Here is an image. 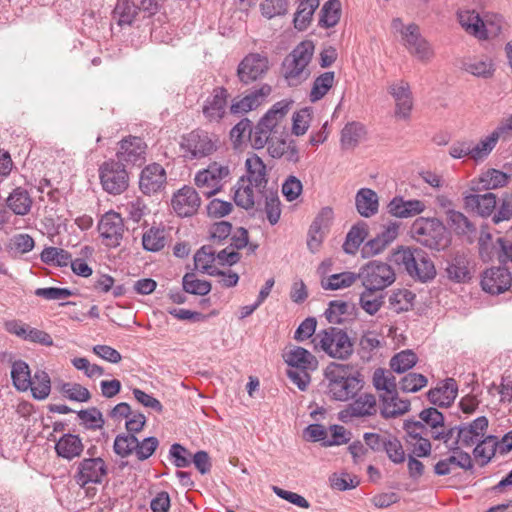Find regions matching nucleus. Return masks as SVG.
I'll use <instances>...</instances> for the list:
<instances>
[{"label": "nucleus", "instance_id": "338daca9", "mask_svg": "<svg viewBox=\"0 0 512 512\" xmlns=\"http://www.w3.org/2000/svg\"><path fill=\"white\" fill-rule=\"evenodd\" d=\"M388 458L395 464L405 461L406 455L400 440L393 435H386L384 449Z\"/></svg>", "mask_w": 512, "mask_h": 512}, {"label": "nucleus", "instance_id": "9b49d317", "mask_svg": "<svg viewBox=\"0 0 512 512\" xmlns=\"http://www.w3.org/2000/svg\"><path fill=\"white\" fill-rule=\"evenodd\" d=\"M100 181L103 189L109 194L119 195L123 193L129 184L128 173L122 163L107 161L99 170Z\"/></svg>", "mask_w": 512, "mask_h": 512}, {"label": "nucleus", "instance_id": "5fc2aeb1", "mask_svg": "<svg viewBox=\"0 0 512 512\" xmlns=\"http://www.w3.org/2000/svg\"><path fill=\"white\" fill-rule=\"evenodd\" d=\"M448 277L456 282H465L470 278L468 261L464 256H455L446 268Z\"/></svg>", "mask_w": 512, "mask_h": 512}, {"label": "nucleus", "instance_id": "f8f14e48", "mask_svg": "<svg viewBox=\"0 0 512 512\" xmlns=\"http://www.w3.org/2000/svg\"><path fill=\"white\" fill-rule=\"evenodd\" d=\"M265 191V188L256 187L245 179H239L233 187V199L238 207L251 210L260 206Z\"/></svg>", "mask_w": 512, "mask_h": 512}, {"label": "nucleus", "instance_id": "dca6fc26", "mask_svg": "<svg viewBox=\"0 0 512 512\" xmlns=\"http://www.w3.org/2000/svg\"><path fill=\"white\" fill-rule=\"evenodd\" d=\"M228 92L223 87L214 88L202 104V113L207 121L219 122L226 114Z\"/></svg>", "mask_w": 512, "mask_h": 512}, {"label": "nucleus", "instance_id": "423d86ee", "mask_svg": "<svg viewBox=\"0 0 512 512\" xmlns=\"http://www.w3.org/2000/svg\"><path fill=\"white\" fill-rule=\"evenodd\" d=\"M392 29L400 34L401 40L408 52L421 63H429L434 58L431 44L421 35L416 24L404 25L400 18L393 19Z\"/></svg>", "mask_w": 512, "mask_h": 512}, {"label": "nucleus", "instance_id": "f3484780", "mask_svg": "<svg viewBox=\"0 0 512 512\" xmlns=\"http://www.w3.org/2000/svg\"><path fill=\"white\" fill-rule=\"evenodd\" d=\"M166 171L158 163L147 165L140 174L139 188L146 195L160 192L166 184Z\"/></svg>", "mask_w": 512, "mask_h": 512}, {"label": "nucleus", "instance_id": "79ce46f5", "mask_svg": "<svg viewBox=\"0 0 512 512\" xmlns=\"http://www.w3.org/2000/svg\"><path fill=\"white\" fill-rule=\"evenodd\" d=\"M215 251L211 246H203L194 255L195 269L214 276L217 273V268L213 265L215 261Z\"/></svg>", "mask_w": 512, "mask_h": 512}, {"label": "nucleus", "instance_id": "f704fd0d", "mask_svg": "<svg viewBox=\"0 0 512 512\" xmlns=\"http://www.w3.org/2000/svg\"><path fill=\"white\" fill-rule=\"evenodd\" d=\"M355 205L358 213L363 217H371L378 212L379 198L370 188H361L355 196Z\"/></svg>", "mask_w": 512, "mask_h": 512}, {"label": "nucleus", "instance_id": "cd10ccee", "mask_svg": "<svg viewBox=\"0 0 512 512\" xmlns=\"http://www.w3.org/2000/svg\"><path fill=\"white\" fill-rule=\"evenodd\" d=\"M457 393L458 386L456 381L452 378H448L439 383L435 388L430 389L427 396L432 404L440 407H448L454 402Z\"/></svg>", "mask_w": 512, "mask_h": 512}, {"label": "nucleus", "instance_id": "de8ad7c7", "mask_svg": "<svg viewBox=\"0 0 512 512\" xmlns=\"http://www.w3.org/2000/svg\"><path fill=\"white\" fill-rule=\"evenodd\" d=\"M358 280L357 273L345 271L330 275L322 280L321 284L325 290H339L351 287Z\"/></svg>", "mask_w": 512, "mask_h": 512}, {"label": "nucleus", "instance_id": "0e129e2a", "mask_svg": "<svg viewBox=\"0 0 512 512\" xmlns=\"http://www.w3.org/2000/svg\"><path fill=\"white\" fill-rule=\"evenodd\" d=\"M263 199L265 200L264 210L267 219L271 225H275L281 216L280 200L277 193L265 191Z\"/></svg>", "mask_w": 512, "mask_h": 512}, {"label": "nucleus", "instance_id": "ea45409f", "mask_svg": "<svg viewBox=\"0 0 512 512\" xmlns=\"http://www.w3.org/2000/svg\"><path fill=\"white\" fill-rule=\"evenodd\" d=\"M505 26L503 18L494 13H487L481 17V26L479 27L478 39H487L498 36Z\"/></svg>", "mask_w": 512, "mask_h": 512}, {"label": "nucleus", "instance_id": "c756f323", "mask_svg": "<svg viewBox=\"0 0 512 512\" xmlns=\"http://www.w3.org/2000/svg\"><path fill=\"white\" fill-rule=\"evenodd\" d=\"M425 209V203L418 199L404 200L402 197H395L388 204L389 213L398 218H410L421 214Z\"/></svg>", "mask_w": 512, "mask_h": 512}, {"label": "nucleus", "instance_id": "052dcab7", "mask_svg": "<svg viewBox=\"0 0 512 512\" xmlns=\"http://www.w3.org/2000/svg\"><path fill=\"white\" fill-rule=\"evenodd\" d=\"M142 244L144 249L148 251H160L166 244L164 229L154 227L150 228L143 234Z\"/></svg>", "mask_w": 512, "mask_h": 512}, {"label": "nucleus", "instance_id": "49530a36", "mask_svg": "<svg viewBox=\"0 0 512 512\" xmlns=\"http://www.w3.org/2000/svg\"><path fill=\"white\" fill-rule=\"evenodd\" d=\"M11 377L14 386L19 391H27L31 386L32 376L29 366L22 360L15 361L13 363Z\"/></svg>", "mask_w": 512, "mask_h": 512}, {"label": "nucleus", "instance_id": "1a4fd4ad", "mask_svg": "<svg viewBox=\"0 0 512 512\" xmlns=\"http://www.w3.org/2000/svg\"><path fill=\"white\" fill-rule=\"evenodd\" d=\"M357 276L363 288L379 291H384L396 281V273L392 266L380 260H370L363 264Z\"/></svg>", "mask_w": 512, "mask_h": 512}, {"label": "nucleus", "instance_id": "09e8293b", "mask_svg": "<svg viewBox=\"0 0 512 512\" xmlns=\"http://www.w3.org/2000/svg\"><path fill=\"white\" fill-rule=\"evenodd\" d=\"M373 386L380 394H389L397 390L396 378L392 372L378 368L372 377Z\"/></svg>", "mask_w": 512, "mask_h": 512}, {"label": "nucleus", "instance_id": "f03ea898", "mask_svg": "<svg viewBox=\"0 0 512 512\" xmlns=\"http://www.w3.org/2000/svg\"><path fill=\"white\" fill-rule=\"evenodd\" d=\"M389 260L394 265L403 266L412 278L421 282L432 280L436 275L434 263L418 248L400 246L391 253Z\"/></svg>", "mask_w": 512, "mask_h": 512}, {"label": "nucleus", "instance_id": "4468645a", "mask_svg": "<svg viewBox=\"0 0 512 512\" xmlns=\"http://www.w3.org/2000/svg\"><path fill=\"white\" fill-rule=\"evenodd\" d=\"M98 230L106 246H118L124 233V223L120 214L113 211L104 214L99 221Z\"/></svg>", "mask_w": 512, "mask_h": 512}, {"label": "nucleus", "instance_id": "4be33fe9", "mask_svg": "<svg viewBox=\"0 0 512 512\" xmlns=\"http://www.w3.org/2000/svg\"><path fill=\"white\" fill-rule=\"evenodd\" d=\"M268 69V60L260 54H249L238 67V76L244 83H250L261 77Z\"/></svg>", "mask_w": 512, "mask_h": 512}, {"label": "nucleus", "instance_id": "58836bf2", "mask_svg": "<svg viewBox=\"0 0 512 512\" xmlns=\"http://www.w3.org/2000/svg\"><path fill=\"white\" fill-rule=\"evenodd\" d=\"M6 203L14 214L24 216L31 210L32 198L25 189L18 187L10 193Z\"/></svg>", "mask_w": 512, "mask_h": 512}, {"label": "nucleus", "instance_id": "473e14b6", "mask_svg": "<svg viewBox=\"0 0 512 512\" xmlns=\"http://www.w3.org/2000/svg\"><path fill=\"white\" fill-rule=\"evenodd\" d=\"M508 183V176L504 172L496 169H488L483 172L478 179L470 183L472 191L491 190L505 186Z\"/></svg>", "mask_w": 512, "mask_h": 512}, {"label": "nucleus", "instance_id": "a878e982", "mask_svg": "<svg viewBox=\"0 0 512 512\" xmlns=\"http://www.w3.org/2000/svg\"><path fill=\"white\" fill-rule=\"evenodd\" d=\"M267 151L272 158H283L289 163L296 164L300 160L299 149L293 140H286L273 136Z\"/></svg>", "mask_w": 512, "mask_h": 512}, {"label": "nucleus", "instance_id": "aec40b11", "mask_svg": "<svg viewBox=\"0 0 512 512\" xmlns=\"http://www.w3.org/2000/svg\"><path fill=\"white\" fill-rule=\"evenodd\" d=\"M388 92L394 98L396 116L401 119H407L413 107V98L409 83L404 80H396L389 84Z\"/></svg>", "mask_w": 512, "mask_h": 512}, {"label": "nucleus", "instance_id": "a211bd4d", "mask_svg": "<svg viewBox=\"0 0 512 512\" xmlns=\"http://www.w3.org/2000/svg\"><path fill=\"white\" fill-rule=\"evenodd\" d=\"M512 285V275L507 268L495 267L484 272L481 286L484 291L497 295L507 291Z\"/></svg>", "mask_w": 512, "mask_h": 512}, {"label": "nucleus", "instance_id": "2eb2a0df", "mask_svg": "<svg viewBox=\"0 0 512 512\" xmlns=\"http://www.w3.org/2000/svg\"><path fill=\"white\" fill-rule=\"evenodd\" d=\"M201 204L197 191L191 186H183L174 193L171 205L175 213L180 217L194 215Z\"/></svg>", "mask_w": 512, "mask_h": 512}, {"label": "nucleus", "instance_id": "864d4df0", "mask_svg": "<svg viewBox=\"0 0 512 512\" xmlns=\"http://www.w3.org/2000/svg\"><path fill=\"white\" fill-rule=\"evenodd\" d=\"M458 21L461 27L469 34L477 38L479 27L481 26V17L474 10L461 9L458 11Z\"/></svg>", "mask_w": 512, "mask_h": 512}, {"label": "nucleus", "instance_id": "72a5a7b5", "mask_svg": "<svg viewBox=\"0 0 512 512\" xmlns=\"http://www.w3.org/2000/svg\"><path fill=\"white\" fill-rule=\"evenodd\" d=\"M378 411L376 396L372 393H362L353 398L348 406V412L354 417L373 416Z\"/></svg>", "mask_w": 512, "mask_h": 512}, {"label": "nucleus", "instance_id": "f257e3e1", "mask_svg": "<svg viewBox=\"0 0 512 512\" xmlns=\"http://www.w3.org/2000/svg\"><path fill=\"white\" fill-rule=\"evenodd\" d=\"M324 384L330 399L346 402L359 394L364 381L351 365L331 363L325 369Z\"/></svg>", "mask_w": 512, "mask_h": 512}, {"label": "nucleus", "instance_id": "393cba45", "mask_svg": "<svg viewBox=\"0 0 512 512\" xmlns=\"http://www.w3.org/2000/svg\"><path fill=\"white\" fill-rule=\"evenodd\" d=\"M272 89L269 85L263 84L259 89H256L244 96L241 99L234 100L230 106L232 114H244L259 107L271 93Z\"/></svg>", "mask_w": 512, "mask_h": 512}, {"label": "nucleus", "instance_id": "bf43d9fd", "mask_svg": "<svg viewBox=\"0 0 512 512\" xmlns=\"http://www.w3.org/2000/svg\"><path fill=\"white\" fill-rule=\"evenodd\" d=\"M341 3L339 0L327 1L321 9L319 23L324 27H333L340 19Z\"/></svg>", "mask_w": 512, "mask_h": 512}, {"label": "nucleus", "instance_id": "ddd939ff", "mask_svg": "<svg viewBox=\"0 0 512 512\" xmlns=\"http://www.w3.org/2000/svg\"><path fill=\"white\" fill-rule=\"evenodd\" d=\"M106 474L107 467L102 458H87L78 464L75 480L79 486L85 487L90 483H101Z\"/></svg>", "mask_w": 512, "mask_h": 512}, {"label": "nucleus", "instance_id": "e433bc0d", "mask_svg": "<svg viewBox=\"0 0 512 512\" xmlns=\"http://www.w3.org/2000/svg\"><path fill=\"white\" fill-rule=\"evenodd\" d=\"M365 126L359 122H351L341 132V144L344 149H353L366 139Z\"/></svg>", "mask_w": 512, "mask_h": 512}, {"label": "nucleus", "instance_id": "9d476101", "mask_svg": "<svg viewBox=\"0 0 512 512\" xmlns=\"http://www.w3.org/2000/svg\"><path fill=\"white\" fill-rule=\"evenodd\" d=\"M413 238L424 246L439 250L445 246L446 229L436 218H417L411 227Z\"/></svg>", "mask_w": 512, "mask_h": 512}, {"label": "nucleus", "instance_id": "13d9d810", "mask_svg": "<svg viewBox=\"0 0 512 512\" xmlns=\"http://www.w3.org/2000/svg\"><path fill=\"white\" fill-rule=\"evenodd\" d=\"M417 355L412 350H403L390 360V367L396 373H404L417 363Z\"/></svg>", "mask_w": 512, "mask_h": 512}, {"label": "nucleus", "instance_id": "7ed1b4c3", "mask_svg": "<svg viewBox=\"0 0 512 512\" xmlns=\"http://www.w3.org/2000/svg\"><path fill=\"white\" fill-rule=\"evenodd\" d=\"M282 357L291 368L287 371L289 379L301 391H305L311 381L310 371L318 367L317 358L307 349L296 345L287 346Z\"/></svg>", "mask_w": 512, "mask_h": 512}, {"label": "nucleus", "instance_id": "8fccbe9b", "mask_svg": "<svg viewBox=\"0 0 512 512\" xmlns=\"http://www.w3.org/2000/svg\"><path fill=\"white\" fill-rule=\"evenodd\" d=\"M29 389L35 399H46L51 391V380L48 373L43 370H37L32 377Z\"/></svg>", "mask_w": 512, "mask_h": 512}, {"label": "nucleus", "instance_id": "774afa93", "mask_svg": "<svg viewBox=\"0 0 512 512\" xmlns=\"http://www.w3.org/2000/svg\"><path fill=\"white\" fill-rule=\"evenodd\" d=\"M312 115L310 108H303L293 114L292 117V133L295 136L304 135L311 123Z\"/></svg>", "mask_w": 512, "mask_h": 512}, {"label": "nucleus", "instance_id": "bb28decb", "mask_svg": "<svg viewBox=\"0 0 512 512\" xmlns=\"http://www.w3.org/2000/svg\"><path fill=\"white\" fill-rule=\"evenodd\" d=\"M472 467L473 463L470 454L457 448L453 450L451 455L439 460L435 464L434 471L437 475L444 476L450 474L455 468L469 470Z\"/></svg>", "mask_w": 512, "mask_h": 512}, {"label": "nucleus", "instance_id": "c03bdc74", "mask_svg": "<svg viewBox=\"0 0 512 512\" xmlns=\"http://www.w3.org/2000/svg\"><path fill=\"white\" fill-rule=\"evenodd\" d=\"M465 70L476 77L490 78L494 74L495 66L490 57L481 56L465 63Z\"/></svg>", "mask_w": 512, "mask_h": 512}, {"label": "nucleus", "instance_id": "2f4dec72", "mask_svg": "<svg viewBox=\"0 0 512 512\" xmlns=\"http://www.w3.org/2000/svg\"><path fill=\"white\" fill-rule=\"evenodd\" d=\"M467 209L476 212L482 217L491 215L496 207V195L488 192L485 194H469L464 196Z\"/></svg>", "mask_w": 512, "mask_h": 512}, {"label": "nucleus", "instance_id": "6e6552de", "mask_svg": "<svg viewBox=\"0 0 512 512\" xmlns=\"http://www.w3.org/2000/svg\"><path fill=\"white\" fill-rule=\"evenodd\" d=\"M217 149L218 137L199 129L184 135L180 142V150L186 160H201L211 156Z\"/></svg>", "mask_w": 512, "mask_h": 512}, {"label": "nucleus", "instance_id": "603ef678", "mask_svg": "<svg viewBox=\"0 0 512 512\" xmlns=\"http://www.w3.org/2000/svg\"><path fill=\"white\" fill-rule=\"evenodd\" d=\"M334 84V72H325L317 77L309 94L311 102L322 99Z\"/></svg>", "mask_w": 512, "mask_h": 512}, {"label": "nucleus", "instance_id": "0eeeda50", "mask_svg": "<svg viewBox=\"0 0 512 512\" xmlns=\"http://www.w3.org/2000/svg\"><path fill=\"white\" fill-rule=\"evenodd\" d=\"M231 178V167L226 162L212 161L194 175V184L204 196L210 198L222 191Z\"/></svg>", "mask_w": 512, "mask_h": 512}, {"label": "nucleus", "instance_id": "680f3d73", "mask_svg": "<svg viewBox=\"0 0 512 512\" xmlns=\"http://www.w3.org/2000/svg\"><path fill=\"white\" fill-rule=\"evenodd\" d=\"M136 448L137 438L133 434H119L114 440L113 450L122 458L135 454Z\"/></svg>", "mask_w": 512, "mask_h": 512}, {"label": "nucleus", "instance_id": "37998d69", "mask_svg": "<svg viewBox=\"0 0 512 512\" xmlns=\"http://www.w3.org/2000/svg\"><path fill=\"white\" fill-rule=\"evenodd\" d=\"M383 291L363 288L360 294V307L369 315H375L384 303Z\"/></svg>", "mask_w": 512, "mask_h": 512}, {"label": "nucleus", "instance_id": "4c0bfd02", "mask_svg": "<svg viewBox=\"0 0 512 512\" xmlns=\"http://www.w3.org/2000/svg\"><path fill=\"white\" fill-rule=\"evenodd\" d=\"M136 0H117L113 19L118 25H130L140 13Z\"/></svg>", "mask_w": 512, "mask_h": 512}, {"label": "nucleus", "instance_id": "a19ab883", "mask_svg": "<svg viewBox=\"0 0 512 512\" xmlns=\"http://www.w3.org/2000/svg\"><path fill=\"white\" fill-rule=\"evenodd\" d=\"M473 455L480 464L486 465L495 455L498 447V439L494 435H487L475 444Z\"/></svg>", "mask_w": 512, "mask_h": 512}, {"label": "nucleus", "instance_id": "c85d7f7f", "mask_svg": "<svg viewBox=\"0 0 512 512\" xmlns=\"http://www.w3.org/2000/svg\"><path fill=\"white\" fill-rule=\"evenodd\" d=\"M246 174L240 177L256 187L266 189L268 183L267 168L263 160L256 154L249 155L245 160Z\"/></svg>", "mask_w": 512, "mask_h": 512}, {"label": "nucleus", "instance_id": "39448f33", "mask_svg": "<svg viewBox=\"0 0 512 512\" xmlns=\"http://www.w3.org/2000/svg\"><path fill=\"white\" fill-rule=\"evenodd\" d=\"M314 53L311 41H304L297 45L283 61V75L289 86H297L305 81L310 70L308 65Z\"/></svg>", "mask_w": 512, "mask_h": 512}, {"label": "nucleus", "instance_id": "20e7f679", "mask_svg": "<svg viewBox=\"0 0 512 512\" xmlns=\"http://www.w3.org/2000/svg\"><path fill=\"white\" fill-rule=\"evenodd\" d=\"M314 349L339 360L348 359L353 353V342L348 334L337 327L320 330L312 339Z\"/></svg>", "mask_w": 512, "mask_h": 512}, {"label": "nucleus", "instance_id": "412c9836", "mask_svg": "<svg viewBox=\"0 0 512 512\" xmlns=\"http://www.w3.org/2000/svg\"><path fill=\"white\" fill-rule=\"evenodd\" d=\"M145 143L138 137H130L120 142L117 151V162L131 165H140L145 160Z\"/></svg>", "mask_w": 512, "mask_h": 512}, {"label": "nucleus", "instance_id": "7c9ffc66", "mask_svg": "<svg viewBox=\"0 0 512 512\" xmlns=\"http://www.w3.org/2000/svg\"><path fill=\"white\" fill-rule=\"evenodd\" d=\"M381 415L384 418H395L403 415L410 409V402L400 398L397 390L389 394H380Z\"/></svg>", "mask_w": 512, "mask_h": 512}, {"label": "nucleus", "instance_id": "5701e85b", "mask_svg": "<svg viewBox=\"0 0 512 512\" xmlns=\"http://www.w3.org/2000/svg\"><path fill=\"white\" fill-rule=\"evenodd\" d=\"M290 102L286 100L275 103L260 119V129H265L270 133L276 134L284 129V120L290 109Z\"/></svg>", "mask_w": 512, "mask_h": 512}, {"label": "nucleus", "instance_id": "6e6d98bb", "mask_svg": "<svg viewBox=\"0 0 512 512\" xmlns=\"http://www.w3.org/2000/svg\"><path fill=\"white\" fill-rule=\"evenodd\" d=\"M367 236V230L364 226H353L346 235L345 242L343 244V250L345 253L354 255Z\"/></svg>", "mask_w": 512, "mask_h": 512}, {"label": "nucleus", "instance_id": "e2e57ef3", "mask_svg": "<svg viewBox=\"0 0 512 512\" xmlns=\"http://www.w3.org/2000/svg\"><path fill=\"white\" fill-rule=\"evenodd\" d=\"M183 289L187 293L204 296L211 291V284L196 278L194 273H187L183 277Z\"/></svg>", "mask_w": 512, "mask_h": 512}, {"label": "nucleus", "instance_id": "6ab92c4d", "mask_svg": "<svg viewBox=\"0 0 512 512\" xmlns=\"http://www.w3.org/2000/svg\"><path fill=\"white\" fill-rule=\"evenodd\" d=\"M488 419L485 416L476 418L470 423L458 427L457 443L462 447H471L486 437Z\"/></svg>", "mask_w": 512, "mask_h": 512}, {"label": "nucleus", "instance_id": "4d7b16f0", "mask_svg": "<svg viewBox=\"0 0 512 512\" xmlns=\"http://www.w3.org/2000/svg\"><path fill=\"white\" fill-rule=\"evenodd\" d=\"M415 295L407 289L394 290L389 297V305L397 313L408 311Z\"/></svg>", "mask_w": 512, "mask_h": 512}, {"label": "nucleus", "instance_id": "69168bd1", "mask_svg": "<svg viewBox=\"0 0 512 512\" xmlns=\"http://www.w3.org/2000/svg\"><path fill=\"white\" fill-rule=\"evenodd\" d=\"M70 259L71 256L67 251L56 247H47L41 253V260L44 263L60 267L67 266Z\"/></svg>", "mask_w": 512, "mask_h": 512}, {"label": "nucleus", "instance_id": "c9c22d12", "mask_svg": "<svg viewBox=\"0 0 512 512\" xmlns=\"http://www.w3.org/2000/svg\"><path fill=\"white\" fill-rule=\"evenodd\" d=\"M55 450L58 456L71 460L81 455L84 445L78 435L68 433L56 442Z\"/></svg>", "mask_w": 512, "mask_h": 512}, {"label": "nucleus", "instance_id": "3c124183", "mask_svg": "<svg viewBox=\"0 0 512 512\" xmlns=\"http://www.w3.org/2000/svg\"><path fill=\"white\" fill-rule=\"evenodd\" d=\"M500 139V136L494 129L488 136L482 138L479 143L474 144L472 142V159L474 161L485 159L495 148Z\"/></svg>", "mask_w": 512, "mask_h": 512}, {"label": "nucleus", "instance_id": "a18cd8bd", "mask_svg": "<svg viewBox=\"0 0 512 512\" xmlns=\"http://www.w3.org/2000/svg\"><path fill=\"white\" fill-rule=\"evenodd\" d=\"M34 246L35 242L30 235L26 233H20L12 236L9 239L6 245V249L12 257H18L30 252Z\"/></svg>", "mask_w": 512, "mask_h": 512}, {"label": "nucleus", "instance_id": "b1692460", "mask_svg": "<svg viewBox=\"0 0 512 512\" xmlns=\"http://www.w3.org/2000/svg\"><path fill=\"white\" fill-rule=\"evenodd\" d=\"M422 423L427 427V431L435 440L447 442L452 436L453 429L446 430L444 427V417L436 408L423 410L419 415Z\"/></svg>", "mask_w": 512, "mask_h": 512}]
</instances>
